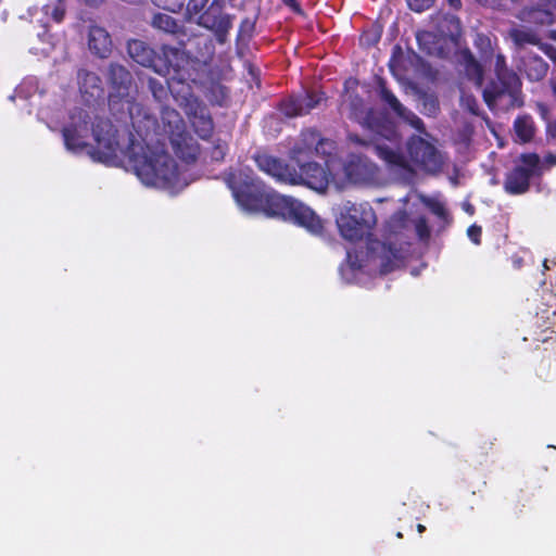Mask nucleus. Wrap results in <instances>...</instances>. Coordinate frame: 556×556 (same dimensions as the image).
I'll list each match as a JSON object with an SVG mask.
<instances>
[{
	"instance_id": "obj_1",
	"label": "nucleus",
	"mask_w": 556,
	"mask_h": 556,
	"mask_svg": "<svg viewBox=\"0 0 556 556\" xmlns=\"http://www.w3.org/2000/svg\"><path fill=\"white\" fill-rule=\"evenodd\" d=\"M224 180L242 210L281 217L305 227L312 233L323 231V222L312 208L292 197L279 194L253 170L230 169L225 173Z\"/></svg>"
},
{
	"instance_id": "obj_2",
	"label": "nucleus",
	"mask_w": 556,
	"mask_h": 556,
	"mask_svg": "<svg viewBox=\"0 0 556 556\" xmlns=\"http://www.w3.org/2000/svg\"><path fill=\"white\" fill-rule=\"evenodd\" d=\"M130 124L138 140L131 135L126 155L138 178L148 186L169 188L179 177L178 165L164 144H151L157 128L156 117L137 102L128 105Z\"/></svg>"
},
{
	"instance_id": "obj_3",
	"label": "nucleus",
	"mask_w": 556,
	"mask_h": 556,
	"mask_svg": "<svg viewBox=\"0 0 556 556\" xmlns=\"http://www.w3.org/2000/svg\"><path fill=\"white\" fill-rule=\"evenodd\" d=\"M376 224V212L367 202H346L337 217V225L342 238L350 242L366 240L367 258H375L378 251L383 253L390 252L395 256V251H393L391 245L372 238V230Z\"/></svg>"
},
{
	"instance_id": "obj_4",
	"label": "nucleus",
	"mask_w": 556,
	"mask_h": 556,
	"mask_svg": "<svg viewBox=\"0 0 556 556\" xmlns=\"http://www.w3.org/2000/svg\"><path fill=\"white\" fill-rule=\"evenodd\" d=\"M540 174V156L522 153L519 163L505 174L503 189L509 195H521L529 191L531 179Z\"/></svg>"
},
{
	"instance_id": "obj_5",
	"label": "nucleus",
	"mask_w": 556,
	"mask_h": 556,
	"mask_svg": "<svg viewBox=\"0 0 556 556\" xmlns=\"http://www.w3.org/2000/svg\"><path fill=\"white\" fill-rule=\"evenodd\" d=\"M505 94L510 97L513 106L520 108L523 105L521 80L514 70L495 73L494 78L489 81L482 92L483 100L490 109Z\"/></svg>"
},
{
	"instance_id": "obj_6",
	"label": "nucleus",
	"mask_w": 556,
	"mask_h": 556,
	"mask_svg": "<svg viewBox=\"0 0 556 556\" xmlns=\"http://www.w3.org/2000/svg\"><path fill=\"white\" fill-rule=\"evenodd\" d=\"M407 153L410 160L428 174H439L444 165L442 153L420 136H412L407 141Z\"/></svg>"
},
{
	"instance_id": "obj_7",
	"label": "nucleus",
	"mask_w": 556,
	"mask_h": 556,
	"mask_svg": "<svg viewBox=\"0 0 556 556\" xmlns=\"http://www.w3.org/2000/svg\"><path fill=\"white\" fill-rule=\"evenodd\" d=\"M326 101L323 91H305L304 93L290 96L279 103V111L287 117H296L308 114Z\"/></svg>"
},
{
	"instance_id": "obj_8",
	"label": "nucleus",
	"mask_w": 556,
	"mask_h": 556,
	"mask_svg": "<svg viewBox=\"0 0 556 556\" xmlns=\"http://www.w3.org/2000/svg\"><path fill=\"white\" fill-rule=\"evenodd\" d=\"M223 0H213L211 5L199 15L198 24L215 33L219 42H225L232 26L231 18L222 11Z\"/></svg>"
},
{
	"instance_id": "obj_9",
	"label": "nucleus",
	"mask_w": 556,
	"mask_h": 556,
	"mask_svg": "<svg viewBox=\"0 0 556 556\" xmlns=\"http://www.w3.org/2000/svg\"><path fill=\"white\" fill-rule=\"evenodd\" d=\"M186 114L201 139H208L214 131V122L208 108L197 97L187 100Z\"/></svg>"
},
{
	"instance_id": "obj_10",
	"label": "nucleus",
	"mask_w": 556,
	"mask_h": 556,
	"mask_svg": "<svg viewBox=\"0 0 556 556\" xmlns=\"http://www.w3.org/2000/svg\"><path fill=\"white\" fill-rule=\"evenodd\" d=\"M106 83L110 87L109 100L116 102L129 96L132 84L131 73L118 63H111L105 73Z\"/></svg>"
},
{
	"instance_id": "obj_11",
	"label": "nucleus",
	"mask_w": 556,
	"mask_h": 556,
	"mask_svg": "<svg viewBox=\"0 0 556 556\" xmlns=\"http://www.w3.org/2000/svg\"><path fill=\"white\" fill-rule=\"evenodd\" d=\"M291 178L294 180L289 185H305L314 190L325 189L328 184L325 168L317 162H306L300 165V170L291 166Z\"/></svg>"
},
{
	"instance_id": "obj_12",
	"label": "nucleus",
	"mask_w": 556,
	"mask_h": 556,
	"mask_svg": "<svg viewBox=\"0 0 556 556\" xmlns=\"http://www.w3.org/2000/svg\"><path fill=\"white\" fill-rule=\"evenodd\" d=\"M344 173L349 181L364 184L374 179L377 166L367 156L351 153L344 164Z\"/></svg>"
},
{
	"instance_id": "obj_13",
	"label": "nucleus",
	"mask_w": 556,
	"mask_h": 556,
	"mask_svg": "<svg viewBox=\"0 0 556 556\" xmlns=\"http://www.w3.org/2000/svg\"><path fill=\"white\" fill-rule=\"evenodd\" d=\"M253 159L257 168L276 181L288 185L290 181H295L294 176L291 178V166L282 160L267 153H256Z\"/></svg>"
},
{
	"instance_id": "obj_14",
	"label": "nucleus",
	"mask_w": 556,
	"mask_h": 556,
	"mask_svg": "<svg viewBox=\"0 0 556 556\" xmlns=\"http://www.w3.org/2000/svg\"><path fill=\"white\" fill-rule=\"evenodd\" d=\"M348 140L354 144L362 146V147H369L374 146V151L376 155L384 161L388 165L399 167V168H407V161L404 157L402 153L399 151L393 150L392 148L388 146H381L374 143V138L367 140L362 138L357 134H349Z\"/></svg>"
},
{
	"instance_id": "obj_15",
	"label": "nucleus",
	"mask_w": 556,
	"mask_h": 556,
	"mask_svg": "<svg viewBox=\"0 0 556 556\" xmlns=\"http://www.w3.org/2000/svg\"><path fill=\"white\" fill-rule=\"evenodd\" d=\"M170 143L177 157L191 164L194 163L201 152L198 141L185 130L170 135Z\"/></svg>"
},
{
	"instance_id": "obj_16",
	"label": "nucleus",
	"mask_w": 556,
	"mask_h": 556,
	"mask_svg": "<svg viewBox=\"0 0 556 556\" xmlns=\"http://www.w3.org/2000/svg\"><path fill=\"white\" fill-rule=\"evenodd\" d=\"M326 148L332 149L333 141L323 138L318 130L308 128L301 132L300 142L294 147L293 152L302 154L314 151L316 154H330Z\"/></svg>"
},
{
	"instance_id": "obj_17",
	"label": "nucleus",
	"mask_w": 556,
	"mask_h": 556,
	"mask_svg": "<svg viewBox=\"0 0 556 556\" xmlns=\"http://www.w3.org/2000/svg\"><path fill=\"white\" fill-rule=\"evenodd\" d=\"M89 134V122L83 119L79 123H70L62 129L64 144L72 152H80L88 147L86 138Z\"/></svg>"
},
{
	"instance_id": "obj_18",
	"label": "nucleus",
	"mask_w": 556,
	"mask_h": 556,
	"mask_svg": "<svg viewBox=\"0 0 556 556\" xmlns=\"http://www.w3.org/2000/svg\"><path fill=\"white\" fill-rule=\"evenodd\" d=\"M127 52L136 63L144 67L157 70L161 55L144 41L139 39L129 40L127 43Z\"/></svg>"
},
{
	"instance_id": "obj_19",
	"label": "nucleus",
	"mask_w": 556,
	"mask_h": 556,
	"mask_svg": "<svg viewBox=\"0 0 556 556\" xmlns=\"http://www.w3.org/2000/svg\"><path fill=\"white\" fill-rule=\"evenodd\" d=\"M88 47L94 55L101 59L108 58L113 47V42L108 30L97 25L90 26Z\"/></svg>"
},
{
	"instance_id": "obj_20",
	"label": "nucleus",
	"mask_w": 556,
	"mask_h": 556,
	"mask_svg": "<svg viewBox=\"0 0 556 556\" xmlns=\"http://www.w3.org/2000/svg\"><path fill=\"white\" fill-rule=\"evenodd\" d=\"M151 25L165 34L174 36L179 46L186 45L188 38L186 28L177 20L166 13H156L152 17Z\"/></svg>"
},
{
	"instance_id": "obj_21",
	"label": "nucleus",
	"mask_w": 556,
	"mask_h": 556,
	"mask_svg": "<svg viewBox=\"0 0 556 556\" xmlns=\"http://www.w3.org/2000/svg\"><path fill=\"white\" fill-rule=\"evenodd\" d=\"M184 47L185 46H180L179 48L166 45L162 46V55L159 61V67L154 71L159 73L165 72L168 74L170 70H173L174 73L178 74L186 60L185 52L182 50Z\"/></svg>"
},
{
	"instance_id": "obj_22",
	"label": "nucleus",
	"mask_w": 556,
	"mask_h": 556,
	"mask_svg": "<svg viewBox=\"0 0 556 556\" xmlns=\"http://www.w3.org/2000/svg\"><path fill=\"white\" fill-rule=\"evenodd\" d=\"M522 70L531 81L542 80L548 71V64L536 54H527L521 59Z\"/></svg>"
},
{
	"instance_id": "obj_23",
	"label": "nucleus",
	"mask_w": 556,
	"mask_h": 556,
	"mask_svg": "<svg viewBox=\"0 0 556 556\" xmlns=\"http://www.w3.org/2000/svg\"><path fill=\"white\" fill-rule=\"evenodd\" d=\"M77 77L81 93L88 94L91 98L102 97L104 90L102 80L98 74L87 70H80Z\"/></svg>"
},
{
	"instance_id": "obj_24",
	"label": "nucleus",
	"mask_w": 556,
	"mask_h": 556,
	"mask_svg": "<svg viewBox=\"0 0 556 556\" xmlns=\"http://www.w3.org/2000/svg\"><path fill=\"white\" fill-rule=\"evenodd\" d=\"M100 124L92 127L96 147L92 148L91 154L99 161H105L115 154L116 141L110 136H101L98 130Z\"/></svg>"
},
{
	"instance_id": "obj_25",
	"label": "nucleus",
	"mask_w": 556,
	"mask_h": 556,
	"mask_svg": "<svg viewBox=\"0 0 556 556\" xmlns=\"http://www.w3.org/2000/svg\"><path fill=\"white\" fill-rule=\"evenodd\" d=\"M460 58L466 76L470 80H473L477 86H481L484 80V71L480 62L475 58L469 49L462 51Z\"/></svg>"
},
{
	"instance_id": "obj_26",
	"label": "nucleus",
	"mask_w": 556,
	"mask_h": 556,
	"mask_svg": "<svg viewBox=\"0 0 556 556\" xmlns=\"http://www.w3.org/2000/svg\"><path fill=\"white\" fill-rule=\"evenodd\" d=\"M514 131L521 143L530 142L535 134V125L530 115H520L514 122Z\"/></svg>"
},
{
	"instance_id": "obj_27",
	"label": "nucleus",
	"mask_w": 556,
	"mask_h": 556,
	"mask_svg": "<svg viewBox=\"0 0 556 556\" xmlns=\"http://www.w3.org/2000/svg\"><path fill=\"white\" fill-rule=\"evenodd\" d=\"M379 97L396 115L405 108L395 94L387 87L384 79L378 80Z\"/></svg>"
},
{
	"instance_id": "obj_28",
	"label": "nucleus",
	"mask_w": 556,
	"mask_h": 556,
	"mask_svg": "<svg viewBox=\"0 0 556 556\" xmlns=\"http://www.w3.org/2000/svg\"><path fill=\"white\" fill-rule=\"evenodd\" d=\"M161 118L165 126L168 127V131L173 135L176 131L184 130V121L180 114L170 108H163L161 111Z\"/></svg>"
},
{
	"instance_id": "obj_29",
	"label": "nucleus",
	"mask_w": 556,
	"mask_h": 556,
	"mask_svg": "<svg viewBox=\"0 0 556 556\" xmlns=\"http://www.w3.org/2000/svg\"><path fill=\"white\" fill-rule=\"evenodd\" d=\"M510 37L514 43L522 48L526 45H538L540 42V38L531 30L514 28L510 30Z\"/></svg>"
},
{
	"instance_id": "obj_30",
	"label": "nucleus",
	"mask_w": 556,
	"mask_h": 556,
	"mask_svg": "<svg viewBox=\"0 0 556 556\" xmlns=\"http://www.w3.org/2000/svg\"><path fill=\"white\" fill-rule=\"evenodd\" d=\"M43 11L47 15H50L54 22L61 23L65 16L64 0H55L53 2L45 4Z\"/></svg>"
},
{
	"instance_id": "obj_31",
	"label": "nucleus",
	"mask_w": 556,
	"mask_h": 556,
	"mask_svg": "<svg viewBox=\"0 0 556 556\" xmlns=\"http://www.w3.org/2000/svg\"><path fill=\"white\" fill-rule=\"evenodd\" d=\"M529 20L540 25H551L554 23V13L546 9L534 8L529 12Z\"/></svg>"
},
{
	"instance_id": "obj_32",
	"label": "nucleus",
	"mask_w": 556,
	"mask_h": 556,
	"mask_svg": "<svg viewBox=\"0 0 556 556\" xmlns=\"http://www.w3.org/2000/svg\"><path fill=\"white\" fill-rule=\"evenodd\" d=\"M397 116L402 118L404 122H406L408 125H410L419 134H426V127L422 119L413 111L404 108Z\"/></svg>"
},
{
	"instance_id": "obj_33",
	"label": "nucleus",
	"mask_w": 556,
	"mask_h": 556,
	"mask_svg": "<svg viewBox=\"0 0 556 556\" xmlns=\"http://www.w3.org/2000/svg\"><path fill=\"white\" fill-rule=\"evenodd\" d=\"M476 48L479 50L480 58L483 62H488L494 54L491 40L488 36L479 35L475 41Z\"/></svg>"
},
{
	"instance_id": "obj_34",
	"label": "nucleus",
	"mask_w": 556,
	"mask_h": 556,
	"mask_svg": "<svg viewBox=\"0 0 556 556\" xmlns=\"http://www.w3.org/2000/svg\"><path fill=\"white\" fill-rule=\"evenodd\" d=\"M408 222V215L404 211H399L394 213L389 222H388V228L391 232L397 233L402 229H404Z\"/></svg>"
},
{
	"instance_id": "obj_35",
	"label": "nucleus",
	"mask_w": 556,
	"mask_h": 556,
	"mask_svg": "<svg viewBox=\"0 0 556 556\" xmlns=\"http://www.w3.org/2000/svg\"><path fill=\"white\" fill-rule=\"evenodd\" d=\"M228 152V143L225 140L216 139L211 148L210 156L215 162L224 161Z\"/></svg>"
},
{
	"instance_id": "obj_36",
	"label": "nucleus",
	"mask_w": 556,
	"mask_h": 556,
	"mask_svg": "<svg viewBox=\"0 0 556 556\" xmlns=\"http://www.w3.org/2000/svg\"><path fill=\"white\" fill-rule=\"evenodd\" d=\"M149 89L151 90L153 97L157 101H162L167 97V89L164 85L155 78L149 79Z\"/></svg>"
},
{
	"instance_id": "obj_37",
	"label": "nucleus",
	"mask_w": 556,
	"mask_h": 556,
	"mask_svg": "<svg viewBox=\"0 0 556 556\" xmlns=\"http://www.w3.org/2000/svg\"><path fill=\"white\" fill-rule=\"evenodd\" d=\"M427 206L432 214L439 218L445 220L448 217V213L443 203L438 200H430L427 202Z\"/></svg>"
},
{
	"instance_id": "obj_38",
	"label": "nucleus",
	"mask_w": 556,
	"mask_h": 556,
	"mask_svg": "<svg viewBox=\"0 0 556 556\" xmlns=\"http://www.w3.org/2000/svg\"><path fill=\"white\" fill-rule=\"evenodd\" d=\"M415 230L420 240H428L430 238V228L425 217H420L416 220Z\"/></svg>"
},
{
	"instance_id": "obj_39",
	"label": "nucleus",
	"mask_w": 556,
	"mask_h": 556,
	"mask_svg": "<svg viewBox=\"0 0 556 556\" xmlns=\"http://www.w3.org/2000/svg\"><path fill=\"white\" fill-rule=\"evenodd\" d=\"M425 113L429 116H435L440 112V104L437 98L427 97L422 102Z\"/></svg>"
},
{
	"instance_id": "obj_40",
	"label": "nucleus",
	"mask_w": 556,
	"mask_h": 556,
	"mask_svg": "<svg viewBox=\"0 0 556 556\" xmlns=\"http://www.w3.org/2000/svg\"><path fill=\"white\" fill-rule=\"evenodd\" d=\"M208 0H189L187 3V13L190 16L202 14L201 12L207 4Z\"/></svg>"
},
{
	"instance_id": "obj_41",
	"label": "nucleus",
	"mask_w": 556,
	"mask_h": 556,
	"mask_svg": "<svg viewBox=\"0 0 556 556\" xmlns=\"http://www.w3.org/2000/svg\"><path fill=\"white\" fill-rule=\"evenodd\" d=\"M433 3L434 0H407L409 9L418 13L430 9Z\"/></svg>"
},
{
	"instance_id": "obj_42",
	"label": "nucleus",
	"mask_w": 556,
	"mask_h": 556,
	"mask_svg": "<svg viewBox=\"0 0 556 556\" xmlns=\"http://www.w3.org/2000/svg\"><path fill=\"white\" fill-rule=\"evenodd\" d=\"M510 68L507 66L506 58L502 53H496L495 63H494V74L509 71Z\"/></svg>"
},
{
	"instance_id": "obj_43",
	"label": "nucleus",
	"mask_w": 556,
	"mask_h": 556,
	"mask_svg": "<svg viewBox=\"0 0 556 556\" xmlns=\"http://www.w3.org/2000/svg\"><path fill=\"white\" fill-rule=\"evenodd\" d=\"M481 233H482V229H481L480 226H477V225H471L467 229L468 237L476 244H480V242H481Z\"/></svg>"
},
{
	"instance_id": "obj_44",
	"label": "nucleus",
	"mask_w": 556,
	"mask_h": 556,
	"mask_svg": "<svg viewBox=\"0 0 556 556\" xmlns=\"http://www.w3.org/2000/svg\"><path fill=\"white\" fill-rule=\"evenodd\" d=\"M394 269V262L391 256L386 255L380 264V273L387 275Z\"/></svg>"
},
{
	"instance_id": "obj_45",
	"label": "nucleus",
	"mask_w": 556,
	"mask_h": 556,
	"mask_svg": "<svg viewBox=\"0 0 556 556\" xmlns=\"http://www.w3.org/2000/svg\"><path fill=\"white\" fill-rule=\"evenodd\" d=\"M153 1L156 3V5L162 7L163 9L172 11V12L179 11L184 5L182 1H178L177 3H173V4L162 3L161 0H153Z\"/></svg>"
},
{
	"instance_id": "obj_46",
	"label": "nucleus",
	"mask_w": 556,
	"mask_h": 556,
	"mask_svg": "<svg viewBox=\"0 0 556 556\" xmlns=\"http://www.w3.org/2000/svg\"><path fill=\"white\" fill-rule=\"evenodd\" d=\"M466 104L468 111L473 115H479V104L473 97L466 98Z\"/></svg>"
},
{
	"instance_id": "obj_47",
	"label": "nucleus",
	"mask_w": 556,
	"mask_h": 556,
	"mask_svg": "<svg viewBox=\"0 0 556 556\" xmlns=\"http://www.w3.org/2000/svg\"><path fill=\"white\" fill-rule=\"evenodd\" d=\"M546 135L548 139L556 141V119L548 121L546 125Z\"/></svg>"
},
{
	"instance_id": "obj_48",
	"label": "nucleus",
	"mask_w": 556,
	"mask_h": 556,
	"mask_svg": "<svg viewBox=\"0 0 556 556\" xmlns=\"http://www.w3.org/2000/svg\"><path fill=\"white\" fill-rule=\"evenodd\" d=\"M283 4L292 9L295 13H302L301 5L298 0H282Z\"/></svg>"
},
{
	"instance_id": "obj_49",
	"label": "nucleus",
	"mask_w": 556,
	"mask_h": 556,
	"mask_svg": "<svg viewBox=\"0 0 556 556\" xmlns=\"http://www.w3.org/2000/svg\"><path fill=\"white\" fill-rule=\"evenodd\" d=\"M368 128L372 129V130H377L378 129V126H379V123L378 121L372 117L371 115H367L366 118H365V123H364Z\"/></svg>"
},
{
	"instance_id": "obj_50",
	"label": "nucleus",
	"mask_w": 556,
	"mask_h": 556,
	"mask_svg": "<svg viewBox=\"0 0 556 556\" xmlns=\"http://www.w3.org/2000/svg\"><path fill=\"white\" fill-rule=\"evenodd\" d=\"M538 109L540 111L542 118L545 121H548V114H549L548 108L543 103H539Z\"/></svg>"
},
{
	"instance_id": "obj_51",
	"label": "nucleus",
	"mask_w": 556,
	"mask_h": 556,
	"mask_svg": "<svg viewBox=\"0 0 556 556\" xmlns=\"http://www.w3.org/2000/svg\"><path fill=\"white\" fill-rule=\"evenodd\" d=\"M494 442L490 439H485L481 441L480 448L488 453L489 450H492Z\"/></svg>"
},
{
	"instance_id": "obj_52",
	"label": "nucleus",
	"mask_w": 556,
	"mask_h": 556,
	"mask_svg": "<svg viewBox=\"0 0 556 556\" xmlns=\"http://www.w3.org/2000/svg\"><path fill=\"white\" fill-rule=\"evenodd\" d=\"M542 365H543V367L545 369V375L539 374V377L542 378V379H546L547 376H548V372H549V368H551V359L549 358L543 359L542 361Z\"/></svg>"
},
{
	"instance_id": "obj_53",
	"label": "nucleus",
	"mask_w": 556,
	"mask_h": 556,
	"mask_svg": "<svg viewBox=\"0 0 556 556\" xmlns=\"http://www.w3.org/2000/svg\"><path fill=\"white\" fill-rule=\"evenodd\" d=\"M369 35H370L369 33H363V35L361 36V40L365 41L367 45H374V43L378 42L379 37L369 39Z\"/></svg>"
},
{
	"instance_id": "obj_54",
	"label": "nucleus",
	"mask_w": 556,
	"mask_h": 556,
	"mask_svg": "<svg viewBox=\"0 0 556 556\" xmlns=\"http://www.w3.org/2000/svg\"><path fill=\"white\" fill-rule=\"evenodd\" d=\"M431 36H432V35H431V33H429V31H420V33H418V34L416 35V39H417V41H418L419 46H421L422 40H424L425 38H430Z\"/></svg>"
},
{
	"instance_id": "obj_55",
	"label": "nucleus",
	"mask_w": 556,
	"mask_h": 556,
	"mask_svg": "<svg viewBox=\"0 0 556 556\" xmlns=\"http://www.w3.org/2000/svg\"><path fill=\"white\" fill-rule=\"evenodd\" d=\"M348 260L349 262H351V267L353 269H359L362 268V264L357 261H352V252L351 251H348Z\"/></svg>"
},
{
	"instance_id": "obj_56",
	"label": "nucleus",
	"mask_w": 556,
	"mask_h": 556,
	"mask_svg": "<svg viewBox=\"0 0 556 556\" xmlns=\"http://www.w3.org/2000/svg\"><path fill=\"white\" fill-rule=\"evenodd\" d=\"M446 2L454 10H459L462 8V0H446Z\"/></svg>"
},
{
	"instance_id": "obj_57",
	"label": "nucleus",
	"mask_w": 556,
	"mask_h": 556,
	"mask_svg": "<svg viewBox=\"0 0 556 556\" xmlns=\"http://www.w3.org/2000/svg\"><path fill=\"white\" fill-rule=\"evenodd\" d=\"M546 162L549 164V165H556V155L555 154H548L546 156Z\"/></svg>"
},
{
	"instance_id": "obj_58",
	"label": "nucleus",
	"mask_w": 556,
	"mask_h": 556,
	"mask_svg": "<svg viewBox=\"0 0 556 556\" xmlns=\"http://www.w3.org/2000/svg\"><path fill=\"white\" fill-rule=\"evenodd\" d=\"M417 531L419 533H424L426 531V527L424 525H421V523H418L417 525Z\"/></svg>"
},
{
	"instance_id": "obj_59",
	"label": "nucleus",
	"mask_w": 556,
	"mask_h": 556,
	"mask_svg": "<svg viewBox=\"0 0 556 556\" xmlns=\"http://www.w3.org/2000/svg\"><path fill=\"white\" fill-rule=\"evenodd\" d=\"M102 0H85V2L89 5H93V4H97L99 2H101Z\"/></svg>"
},
{
	"instance_id": "obj_60",
	"label": "nucleus",
	"mask_w": 556,
	"mask_h": 556,
	"mask_svg": "<svg viewBox=\"0 0 556 556\" xmlns=\"http://www.w3.org/2000/svg\"><path fill=\"white\" fill-rule=\"evenodd\" d=\"M552 93H553V97L555 98L556 100V83H552Z\"/></svg>"
},
{
	"instance_id": "obj_61",
	"label": "nucleus",
	"mask_w": 556,
	"mask_h": 556,
	"mask_svg": "<svg viewBox=\"0 0 556 556\" xmlns=\"http://www.w3.org/2000/svg\"><path fill=\"white\" fill-rule=\"evenodd\" d=\"M396 538L402 539V538H403L402 532H397V533H396Z\"/></svg>"
},
{
	"instance_id": "obj_62",
	"label": "nucleus",
	"mask_w": 556,
	"mask_h": 556,
	"mask_svg": "<svg viewBox=\"0 0 556 556\" xmlns=\"http://www.w3.org/2000/svg\"><path fill=\"white\" fill-rule=\"evenodd\" d=\"M553 38L556 40V30L553 31Z\"/></svg>"
}]
</instances>
